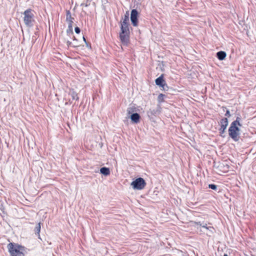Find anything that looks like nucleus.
I'll return each mask as SVG.
<instances>
[{"mask_svg":"<svg viewBox=\"0 0 256 256\" xmlns=\"http://www.w3.org/2000/svg\"><path fill=\"white\" fill-rule=\"evenodd\" d=\"M208 188L212 190H216L217 188V186L214 184H210L208 185Z\"/></svg>","mask_w":256,"mask_h":256,"instance_id":"nucleus-17","label":"nucleus"},{"mask_svg":"<svg viewBox=\"0 0 256 256\" xmlns=\"http://www.w3.org/2000/svg\"><path fill=\"white\" fill-rule=\"evenodd\" d=\"M240 118L238 117L236 120L231 124L228 129L230 136L235 141L238 140V136L240 134V129L238 126H241L240 122Z\"/></svg>","mask_w":256,"mask_h":256,"instance_id":"nucleus-2","label":"nucleus"},{"mask_svg":"<svg viewBox=\"0 0 256 256\" xmlns=\"http://www.w3.org/2000/svg\"><path fill=\"white\" fill-rule=\"evenodd\" d=\"M202 227L203 228H206V230H207V229H208V226H206V224H205V225L202 226Z\"/></svg>","mask_w":256,"mask_h":256,"instance_id":"nucleus-23","label":"nucleus"},{"mask_svg":"<svg viewBox=\"0 0 256 256\" xmlns=\"http://www.w3.org/2000/svg\"><path fill=\"white\" fill-rule=\"evenodd\" d=\"M24 24L28 27L33 25L34 22V12L31 9H28L24 12Z\"/></svg>","mask_w":256,"mask_h":256,"instance_id":"nucleus-3","label":"nucleus"},{"mask_svg":"<svg viewBox=\"0 0 256 256\" xmlns=\"http://www.w3.org/2000/svg\"><path fill=\"white\" fill-rule=\"evenodd\" d=\"M40 230V223H38L36 227V233L39 234Z\"/></svg>","mask_w":256,"mask_h":256,"instance_id":"nucleus-16","label":"nucleus"},{"mask_svg":"<svg viewBox=\"0 0 256 256\" xmlns=\"http://www.w3.org/2000/svg\"><path fill=\"white\" fill-rule=\"evenodd\" d=\"M207 230H208L210 233H213L214 228L212 226H208Z\"/></svg>","mask_w":256,"mask_h":256,"instance_id":"nucleus-18","label":"nucleus"},{"mask_svg":"<svg viewBox=\"0 0 256 256\" xmlns=\"http://www.w3.org/2000/svg\"><path fill=\"white\" fill-rule=\"evenodd\" d=\"M66 18L67 19L71 18V16H70V12H68V13H67Z\"/></svg>","mask_w":256,"mask_h":256,"instance_id":"nucleus-21","label":"nucleus"},{"mask_svg":"<svg viewBox=\"0 0 256 256\" xmlns=\"http://www.w3.org/2000/svg\"><path fill=\"white\" fill-rule=\"evenodd\" d=\"M146 185L144 180L141 178H139L132 182L131 186L134 190H141L144 188Z\"/></svg>","mask_w":256,"mask_h":256,"instance_id":"nucleus-4","label":"nucleus"},{"mask_svg":"<svg viewBox=\"0 0 256 256\" xmlns=\"http://www.w3.org/2000/svg\"><path fill=\"white\" fill-rule=\"evenodd\" d=\"M83 40L84 41V42L86 44V40L84 37H83Z\"/></svg>","mask_w":256,"mask_h":256,"instance_id":"nucleus-24","label":"nucleus"},{"mask_svg":"<svg viewBox=\"0 0 256 256\" xmlns=\"http://www.w3.org/2000/svg\"><path fill=\"white\" fill-rule=\"evenodd\" d=\"M68 46L72 45L73 46H78L76 44H72L71 42H68Z\"/></svg>","mask_w":256,"mask_h":256,"instance_id":"nucleus-20","label":"nucleus"},{"mask_svg":"<svg viewBox=\"0 0 256 256\" xmlns=\"http://www.w3.org/2000/svg\"><path fill=\"white\" fill-rule=\"evenodd\" d=\"M8 248L12 256H24L25 248L18 244L10 242L8 244Z\"/></svg>","mask_w":256,"mask_h":256,"instance_id":"nucleus-1","label":"nucleus"},{"mask_svg":"<svg viewBox=\"0 0 256 256\" xmlns=\"http://www.w3.org/2000/svg\"><path fill=\"white\" fill-rule=\"evenodd\" d=\"M156 84L160 87L162 88L164 90H165L166 87L168 88L165 81L163 78V75L162 74L160 77L156 80Z\"/></svg>","mask_w":256,"mask_h":256,"instance_id":"nucleus-7","label":"nucleus"},{"mask_svg":"<svg viewBox=\"0 0 256 256\" xmlns=\"http://www.w3.org/2000/svg\"><path fill=\"white\" fill-rule=\"evenodd\" d=\"M74 30L76 34H79L80 32V28L78 27L75 28Z\"/></svg>","mask_w":256,"mask_h":256,"instance_id":"nucleus-19","label":"nucleus"},{"mask_svg":"<svg viewBox=\"0 0 256 256\" xmlns=\"http://www.w3.org/2000/svg\"><path fill=\"white\" fill-rule=\"evenodd\" d=\"M138 12L136 10L134 9L132 10L130 14V20L133 26H138Z\"/></svg>","mask_w":256,"mask_h":256,"instance_id":"nucleus-5","label":"nucleus"},{"mask_svg":"<svg viewBox=\"0 0 256 256\" xmlns=\"http://www.w3.org/2000/svg\"><path fill=\"white\" fill-rule=\"evenodd\" d=\"M228 125V120L227 118H222L220 121V135L224 136L222 134H224L226 129Z\"/></svg>","mask_w":256,"mask_h":256,"instance_id":"nucleus-6","label":"nucleus"},{"mask_svg":"<svg viewBox=\"0 0 256 256\" xmlns=\"http://www.w3.org/2000/svg\"><path fill=\"white\" fill-rule=\"evenodd\" d=\"M126 14L128 15L125 16V18H124V20H123L122 22L121 23V24H125L126 26H128L129 18H128V12H126Z\"/></svg>","mask_w":256,"mask_h":256,"instance_id":"nucleus-13","label":"nucleus"},{"mask_svg":"<svg viewBox=\"0 0 256 256\" xmlns=\"http://www.w3.org/2000/svg\"><path fill=\"white\" fill-rule=\"evenodd\" d=\"M70 96L72 97L73 100H76L78 99L77 94L76 92H74V91H73V90L71 91L70 90Z\"/></svg>","mask_w":256,"mask_h":256,"instance_id":"nucleus-14","label":"nucleus"},{"mask_svg":"<svg viewBox=\"0 0 256 256\" xmlns=\"http://www.w3.org/2000/svg\"><path fill=\"white\" fill-rule=\"evenodd\" d=\"M140 118V116L138 113L133 114L130 116L132 121L136 124L139 122Z\"/></svg>","mask_w":256,"mask_h":256,"instance_id":"nucleus-9","label":"nucleus"},{"mask_svg":"<svg viewBox=\"0 0 256 256\" xmlns=\"http://www.w3.org/2000/svg\"><path fill=\"white\" fill-rule=\"evenodd\" d=\"M165 96L163 94H160L158 96V100L159 102H162L164 100Z\"/></svg>","mask_w":256,"mask_h":256,"instance_id":"nucleus-15","label":"nucleus"},{"mask_svg":"<svg viewBox=\"0 0 256 256\" xmlns=\"http://www.w3.org/2000/svg\"><path fill=\"white\" fill-rule=\"evenodd\" d=\"M128 26H126L125 24H121V32L120 34H129Z\"/></svg>","mask_w":256,"mask_h":256,"instance_id":"nucleus-10","label":"nucleus"},{"mask_svg":"<svg viewBox=\"0 0 256 256\" xmlns=\"http://www.w3.org/2000/svg\"><path fill=\"white\" fill-rule=\"evenodd\" d=\"M100 172L104 176H107L110 174V171L108 168L103 167L100 169Z\"/></svg>","mask_w":256,"mask_h":256,"instance_id":"nucleus-11","label":"nucleus"},{"mask_svg":"<svg viewBox=\"0 0 256 256\" xmlns=\"http://www.w3.org/2000/svg\"><path fill=\"white\" fill-rule=\"evenodd\" d=\"M128 113H130V110H128Z\"/></svg>","mask_w":256,"mask_h":256,"instance_id":"nucleus-25","label":"nucleus"},{"mask_svg":"<svg viewBox=\"0 0 256 256\" xmlns=\"http://www.w3.org/2000/svg\"><path fill=\"white\" fill-rule=\"evenodd\" d=\"M217 57L220 60H224L226 56V53L224 52L220 51L218 52L217 54Z\"/></svg>","mask_w":256,"mask_h":256,"instance_id":"nucleus-12","label":"nucleus"},{"mask_svg":"<svg viewBox=\"0 0 256 256\" xmlns=\"http://www.w3.org/2000/svg\"><path fill=\"white\" fill-rule=\"evenodd\" d=\"M120 38L124 46H127L129 43V34H120Z\"/></svg>","mask_w":256,"mask_h":256,"instance_id":"nucleus-8","label":"nucleus"},{"mask_svg":"<svg viewBox=\"0 0 256 256\" xmlns=\"http://www.w3.org/2000/svg\"><path fill=\"white\" fill-rule=\"evenodd\" d=\"M225 115L228 116H230V111L228 110H226Z\"/></svg>","mask_w":256,"mask_h":256,"instance_id":"nucleus-22","label":"nucleus"}]
</instances>
